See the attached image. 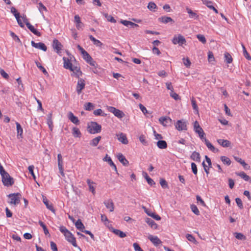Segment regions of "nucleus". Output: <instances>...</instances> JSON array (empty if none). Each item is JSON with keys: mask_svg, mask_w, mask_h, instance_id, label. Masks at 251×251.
I'll return each mask as SVG.
<instances>
[{"mask_svg": "<svg viewBox=\"0 0 251 251\" xmlns=\"http://www.w3.org/2000/svg\"><path fill=\"white\" fill-rule=\"evenodd\" d=\"M88 131L91 134L100 133L101 130V125L95 122H92L88 126Z\"/></svg>", "mask_w": 251, "mask_h": 251, "instance_id": "nucleus-1", "label": "nucleus"}, {"mask_svg": "<svg viewBox=\"0 0 251 251\" xmlns=\"http://www.w3.org/2000/svg\"><path fill=\"white\" fill-rule=\"evenodd\" d=\"M8 197L10 199V201L9 202L10 204L16 205L20 203L22 196L20 193H17L10 194Z\"/></svg>", "mask_w": 251, "mask_h": 251, "instance_id": "nucleus-2", "label": "nucleus"}, {"mask_svg": "<svg viewBox=\"0 0 251 251\" xmlns=\"http://www.w3.org/2000/svg\"><path fill=\"white\" fill-rule=\"evenodd\" d=\"M194 130L199 134L201 140H203L204 138L205 133L202 128L200 126L198 121H196L194 123Z\"/></svg>", "mask_w": 251, "mask_h": 251, "instance_id": "nucleus-3", "label": "nucleus"}, {"mask_svg": "<svg viewBox=\"0 0 251 251\" xmlns=\"http://www.w3.org/2000/svg\"><path fill=\"white\" fill-rule=\"evenodd\" d=\"M73 59L75 60V58L73 56H70V58L64 57L63 58V60L64 61L63 67L66 69L73 70L72 68L74 66H73L72 63L71 62L73 61Z\"/></svg>", "mask_w": 251, "mask_h": 251, "instance_id": "nucleus-4", "label": "nucleus"}, {"mask_svg": "<svg viewBox=\"0 0 251 251\" xmlns=\"http://www.w3.org/2000/svg\"><path fill=\"white\" fill-rule=\"evenodd\" d=\"M1 177L2 181L5 186H11L14 184L13 178L10 176L8 173H6L5 175L2 176Z\"/></svg>", "mask_w": 251, "mask_h": 251, "instance_id": "nucleus-5", "label": "nucleus"}, {"mask_svg": "<svg viewBox=\"0 0 251 251\" xmlns=\"http://www.w3.org/2000/svg\"><path fill=\"white\" fill-rule=\"evenodd\" d=\"M172 41L174 45L178 44L180 46H182L186 43L185 38L181 34H178L177 36H175Z\"/></svg>", "mask_w": 251, "mask_h": 251, "instance_id": "nucleus-6", "label": "nucleus"}, {"mask_svg": "<svg viewBox=\"0 0 251 251\" xmlns=\"http://www.w3.org/2000/svg\"><path fill=\"white\" fill-rule=\"evenodd\" d=\"M108 109L109 112L113 113V114L118 118H122L125 116V114L123 111L114 107L109 106Z\"/></svg>", "mask_w": 251, "mask_h": 251, "instance_id": "nucleus-7", "label": "nucleus"}, {"mask_svg": "<svg viewBox=\"0 0 251 251\" xmlns=\"http://www.w3.org/2000/svg\"><path fill=\"white\" fill-rule=\"evenodd\" d=\"M175 126L178 131L187 130V123L183 120H178L175 124Z\"/></svg>", "mask_w": 251, "mask_h": 251, "instance_id": "nucleus-8", "label": "nucleus"}, {"mask_svg": "<svg viewBox=\"0 0 251 251\" xmlns=\"http://www.w3.org/2000/svg\"><path fill=\"white\" fill-rule=\"evenodd\" d=\"M66 240L72 244V245L75 247H77V244L76 243L75 238L74 237V235L69 231L66 235L65 236Z\"/></svg>", "mask_w": 251, "mask_h": 251, "instance_id": "nucleus-9", "label": "nucleus"}, {"mask_svg": "<svg viewBox=\"0 0 251 251\" xmlns=\"http://www.w3.org/2000/svg\"><path fill=\"white\" fill-rule=\"evenodd\" d=\"M159 121L164 126H170L172 123V120L169 117H161Z\"/></svg>", "mask_w": 251, "mask_h": 251, "instance_id": "nucleus-10", "label": "nucleus"}, {"mask_svg": "<svg viewBox=\"0 0 251 251\" xmlns=\"http://www.w3.org/2000/svg\"><path fill=\"white\" fill-rule=\"evenodd\" d=\"M142 208L144 209L145 212L149 216L152 217L156 220H160L161 219V217L158 215L154 213L151 212V210L148 209L145 206H142Z\"/></svg>", "mask_w": 251, "mask_h": 251, "instance_id": "nucleus-11", "label": "nucleus"}, {"mask_svg": "<svg viewBox=\"0 0 251 251\" xmlns=\"http://www.w3.org/2000/svg\"><path fill=\"white\" fill-rule=\"evenodd\" d=\"M85 80L82 78H78L76 86V92L78 94L81 93L82 89L85 87Z\"/></svg>", "mask_w": 251, "mask_h": 251, "instance_id": "nucleus-12", "label": "nucleus"}, {"mask_svg": "<svg viewBox=\"0 0 251 251\" xmlns=\"http://www.w3.org/2000/svg\"><path fill=\"white\" fill-rule=\"evenodd\" d=\"M148 238L155 246L157 247L158 245L162 244V241L156 236L149 235Z\"/></svg>", "mask_w": 251, "mask_h": 251, "instance_id": "nucleus-13", "label": "nucleus"}, {"mask_svg": "<svg viewBox=\"0 0 251 251\" xmlns=\"http://www.w3.org/2000/svg\"><path fill=\"white\" fill-rule=\"evenodd\" d=\"M57 160H58V166L59 172L62 176H64V173L63 172V159H62V155L60 153H59L57 155Z\"/></svg>", "mask_w": 251, "mask_h": 251, "instance_id": "nucleus-14", "label": "nucleus"}, {"mask_svg": "<svg viewBox=\"0 0 251 251\" xmlns=\"http://www.w3.org/2000/svg\"><path fill=\"white\" fill-rule=\"evenodd\" d=\"M31 44L32 47H33L35 48H37V49H39L40 50H42L44 51H46L47 50V47L46 46L45 44H44L43 43L39 42V43H36L34 41H32L31 42Z\"/></svg>", "mask_w": 251, "mask_h": 251, "instance_id": "nucleus-15", "label": "nucleus"}, {"mask_svg": "<svg viewBox=\"0 0 251 251\" xmlns=\"http://www.w3.org/2000/svg\"><path fill=\"white\" fill-rule=\"evenodd\" d=\"M68 118L73 124L78 125L79 121L78 118L75 116L72 112H69L68 114Z\"/></svg>", "mask_w": 251, "mask_h": 251, "instance_id": "nucleus-16", "label": "nucleus"}, {"mask_svg": "<svg viewBox=\"0 0 251 251\" xmlns=\"http://www.w3.org/2000/svg\"><path fill=\"white\" fill-rule=\"evenodd\" d=\"M104 204L107 209H109L110 212H113L114 209V203L111 199H108L104 201Z\"/></svg>", "mask_w": 251, "mask_h": 251, "instance_id": "nucleus-17", "label": "nucleus"}, {"mask_svg": "<svg viewBox=\"0 0 251 251\" xmlns=\"http://www.w3.org/2000/svg\"><path fill=\"white\" fill-rule=\"evenodd\" d=\"M52 47L54 50L56 51V52L59 53L61 50L62 46L57 39H54L53 41Z\"/></svg>", "mask_w": 251, "mask_h": 251, "instance_id": "nucleus-18", "label": "nucleus"}, {"mask_svg": "<svg viewBox=\"0 0 251 251\" xmlns=\"http://www.w3.org/2000/svg\"><path fill=\"white\" fill-rule=\"evenodd\" d=\"M202 141H204L205 142V145H206L208 149H209L211 151H212L213 152H217L219 151V150L217 149H216L212 145V144L205 138H204Z\"/></svg>", "mask_w": 251, "mask_h": 251, "instance_id": "nucleus-19", "label": "nucleus"}, {"mask_svg": "<svg viewBox=\"0 0 251 251\" xmlns=\"http://www.w3.org/2000/svg\"><path fill=\"white\" fill-rule=\"evenodd\" d=\"M118 139L123 144L126 145L128 144V140L126 138V135L123 133H121L119 134H117Z\"/></svg>", "mask_w": 251, "mask_h": 251, "instance_id": "nucleus-20", "label": "nucleus"}, {"mask_svg": "<svg viewBox=\"0 0 251 251\" xmlns=\"http://www.w3.org/2000/svg\"><path fill=\"white\" fill-rule=\"evenodd\" d=\"M121 23L123 24L124 25L129 27L131 28H134L135 27H137L139 26L138 25L133 23L130 21H126V20H122Z\"/></svg>", "mask_w": 251, "mask_h": 251, "instance_id": "nucleus-21", "label": "nucleus"}, {"mask_svg": "<svg viewBox=\"0 0 251 251\" xmlns=\"http://www.w3.org/2000/svg\"><path fill=\"white\" fill-rule=\"evenodd\" d=\"M117 157L119 161L123 164L124 166H127L129 164L128 161L126 158V157L121 153H119L117 155Z\"/></svg>", "mask_w": 251, "mask_h": 251, "instance_id": "nucleus-22", "label": "nucleus"}, {"mask_svg": "<svg viewBox=\"0 0 251 251\" xmlns=\"http://www.w3.org/2000/svg\"><path fill=\"white\" fill-rule=\"evenodd\" d=\"M217 142L224 148L229 147L231 146V142L227 140L219 139L217 140Z\"/></svg>", "mask_w": 251, "mask_h": 251, "instance_id": "nucleus-23", "label": "nucleus"}, {"mask_svg": "<svg viewBox=\"0 0 251 251\" xmlns=\"http://www.w3.org/2000/svg\"><path fill=\"white\" fill-rule=\"evenodd\" d=\"M74 22L76 23V27L78 29L81 28L84 26L83 24L81 22L80 18L78 15L75 16Z\"/></svg>", "mask_w": 251, "mask_h": 251, "instance_id": "nucleus-24", "label": "nucleus"}, {"mask_svg": "<svg viewBox=\"0 0 251 251\" xmlns=\"http://www.w3.org/2000/svg\"><path fill=\"white\" fill-rule=\"evenodd\" d=\"M73 70H70L71 71L73 72V74L75 76V77L80 78V76H81L82 75V72L80 71V68L77 66H74L72 68Z\"/></svg>", "mask_w": 251, "mask_h": 251, "instance_id": "nucleus-25", "label": "nucleus"}, {"mask_svg": "<svg viewBox=\"0 0 251 251\" xmlns=\"http://www.w3.org/2000/svg\"><path fill=\"white\" fill-rule=\"evenodd\" d=\"M43 202L46 205L48 209H49L50 210L53 212V213L55 212V209H54L52 205L51 204H49L48 200L44 196H43Z\"/></svg>", "mask_w": 251, "mask_h": 251, "instance_id": "nucleus-26", "label": "nucleus"}, {"mask_svg": "<svg viewBox=\"0 0 251 251\" xmlns=\"http://www.w3.org/2000/svg\"><path fill=\"white\" fill-rule=\"evenodd\" d=\"M203 3L206 5L209 9L213 10L216 13H218L217 9H216L213 5V2L208 0H202Z\"/></svg>", "mask_w": 251, "mask_h": 251, "instance_id": "nucleus-27", "label": "nucleus"}, {"mask_svg": "<svg viewBox=\"0 0 251 251\" xmlns=\"http://www.w3.org/2000/svg\"><path fill=\"white\" fill-rule=\"evenodd\" d=\"M145 222L153 229H156L157 228L158 226L156 223L154 222L152 219L149 218L145 219Z\"/></svg>", "mask_w": 251, "mask_h": 251, "instance_id": "nucleus-28", "label": "nucleus"}, {"mask_svg": "<svg viewBox=\"0 0 251 251\" xmlns=\"http://www.w3.org/2000/svg\"><path fill=\"white\" fill-rule=\"evenodd\" d=\"M26 26L30 30V31L32 32L35 35L38 36H41V34L40 32L38 31L36 29H35L34 27L30 23H27Z\"/></svg>", "mask_w": 251, "mask_h": 251, "instance_id": "nucleus-29", "label": "nucleus"}, {"mask_svg": "<svg viewBox=\"0 0 251 251\" xmlns=\"http://www.w3.org/2000/svg\"><path fill=\"white\" fill-rule=\"evenodd\" d=\"M104 161L107 162L108 164L114 169L116 172H117L116 166L113 162L112 159L110 157H108L107 155L103 159Z\"/></svg>", "mask_w": 251, "mask_h": 251, "instance_id": "nucleus-30", "label": "nucleus"}, {"mask_svg": "<svg viewBox=\"0 0 251 251\" xmlns=\"http://www.w3.org/2000/svg\"><path fill=\"white\" fill-rule=\"evenodd\" d=\"M190 158L193 160L197 162H200L201 161V156L200 153L195 151L192 153Z\"/></svg>", "mask_w": 251, "mask_h": 251, "instance_id": "nucleus-31", "label": "nucleus"}, {"mask_svg": "<svg viewBox=\"0 0 251 251\" xmlns=\"http://www.w3.org/2000/svg\"><path fill=\"white\" fill-rule=\"evenodd\" d=\"M47 124L49 126V127L50 130H52L53 128V122L52 121V113H50L47 115Z\"/></svg>", "mask_w": 251, "mask_h": 251, "instance_id": "nucleus-32", "label": "nucleus"}, {"mask_svg": "<svg viewBox=\"0 0 251 251\" xmlns=\"http://www.w3.org/2000/svg\"><path fill=\"white\" fill-rule=\"evenodd\" d=\"M157 146L160 149H165L167 147V142L164 140H159L156 143Z\"/></svg>", "mask_w": 251, "mask_h": 251, "instance_id": "nucleus-33", "label": "nucleus"}, {"mask_svg": "<svg viewBox=\"0 0 251 251\" xmlns=\"http://www.w3.org/2000/svg\"><path fill=\"white\" fill-rule=\"evenodd\" d=\"M87 183L89 186V190L92 192V193L93 194H95V188L94 186V184H95V183L91 181L90 179H87Z\"/></svg>", "mask_w": 251, "mask_h": 251, "instance_id": "nucleus-34", "label": "nucleus"}, {"mask_svg": "<svg viewBox=\"0 0 251 251\" xmlns=\"http://www.w3.org/2000/svg\"><path fill=\"white\" fill-rule=\"evenodd\" d=\"M75 226L76 228L80 231H83V229L85 228L84 225L80 219H78L75 223Z\"/></svg>", "mask_w": 251, "mask_h": 251, "instance_id": "nucleus-35", "label": "nucleus"}, {"mask_svg": "<svg viewBox=\"0 0 251 251\" xmlns=\"http://www.w3.org/2000/svg\"><path fill=\"white\" fill-rule=\"evenodd\" d=\"M224 59L225 62L228 64L232 63L233 61L231 55L227 52H226L224 53Z\"/></svg>", "mask_w": 251, "mask_h": 251, "instance_id": "nucleus-36", "label": "nucleus"}, {"mask_svg": "<svg viewBox=\"0 0 251 251\" xmlns=\"http://www.w3.org/2000/svg\"><path fill=\"white\" fill-rule=\"evenodd\" d=\"M72 134L75 137H80L81 133L77 127H74L72 129Z\"/></svg>", "mask_w": 251, "mask_h": 251, "instance_id": "nucleus-37", "label": "nucleus"}, {"mask_svg": "<svg viewBox=\"0 0 251 251\" xmlns=\"http://www.w3.org/2000/svg\"><path fill=\"white\" fill-rule=\"evenodd\" d=\"M100 139H101V136H98V137L93 139L90 141V145L91 146L96 147L98 145Z\"/></svg>", "mask_w": 251, "mask_h": 251, "instance_id": "nucleus-38", "label": "nucleus"}, {"mask_svg": "<svg viewBox=\"0 0 251 251\" xmlns=\"http://www.w3.org/2000/svg\"><path fill=\"white\" fill-rule=\"evenodd\" d=\"M112 232L121 238H124L126 236V234L125 232L119 229H113Z\"/></svg>", "mask_w": 251, "mask_h": 251, "instance_id": "nucleus-39", "label": "nucleus"}, {"mask_svg": "<svg viewBox=\"0 0 251 251\" xmlns=\"http://www.w3.org/2000/svg\"><path fill=\"white\" fill-rule=\"evenodd\" d=\"M143 176L145 177V178H146V179L147 180L149 184H150L151 186L155 184V182H154V181L148 176V174L147 173L144 172Z\"/></svg>", "mask_w": 251, "mask_h": 251, "instance_id": "nucleus-40", "label": "nucleus"}, {"mask_svg": "<svg viewBox=\"0 0 251 251\" xmlns=\"http://www.w3.org/2000/svg\"><path fill=\"white\" fill-rule=\"evenodd\" d=\"M159 20L163 23H168L170 22H173V20L171 18L169 17L166 16H162L159 18Z\"/></svg>", "mask_w": 251, "mask_h": 251, "instance_id": "nucleus-41", "label": "nucleus"}, {"mask_svg": "<svg viewBox=\"0 0 251 251\" xmlns=\"http://www.w3.org/2000/svg\"><path fill=\"white\" fill-rule=\"evenodd\" d=\"M186 10L188 12V13L189 14V17L191 18H198L199 16L195 12H193L191 9L190 8L187 7Z\"/></svg>", "mask_w": 251, "mask_h": 251, "instance_id": "nucleus-42", "label": "nucleus"}, {"mask_svg": "<svg viewBox=\"0 0 251 251\" xmlns=\"http://www.w3.org/2000/svg\"><path fill=\"white\" fill-rule=\"evenodd\" d=\"M236 175L238 176H240L242 178L244 179L245 181H248L250 179V177L246 175L244 172H241L240 173H236Z\"/></svg>", "mask_w": 251, "mask_h": 251, "instance_id": "nucleus-43", "label": "nucleus"}, {"mask_svg": "<svg viewBox=\"0 0 251 251\" xmlns=\"http://www.w3.org/2000/svg\"><path fill=\"white\" fill-rule=\"evenodd\" d=\"M16 125L18 136H20V137H22L23 134V128L19 123L16 122Z\"/></svg>", "mask_w": 251, "mask_h": 251, "instance_id": "nucleus-44", "label": "nucleus"}, {"mask_svg": "<svg viewBox=\"0 0 251 251\" xmlns=\"http://www.w3.org/2000/svg\"><path fill=\"white\" fill-rule=\"evenodd\" d=\"M221 161L224 163L225 164H226L227 165L229 166L231 164V161L229 159V158L226 156H222L221 157Z\"/></svg>", "mask_w": 251, "mask_h": 251, "instance_id": "nucleus-45", "label": "nucleus"}, {"mask_svg": "<svg viewBox=\"0 0 251 251\" xmlns=\"http://www.w3.org/2000/svg\"><path fill=\"white\" fill-rule=\"evenodd\" d=\"M242 47L243 50V54L244 56L249 60H251V56L248 53L245 46L243 44H242Z\"/></svg>", "mask_w": 251, "mask_h": 251, "instance_id": "nucleus-46", "label": "nucleus"}, {"mask_svg": "<svg viewBox=\"0 0 251 251\" xmlns=\"http://www.w3.org/2000/svg\"><path fill=\"white\" fill-rule=\"evenodd\" d=\"M186 237L187 239L190 242H193L195 244H197V242L195 239V238L191 234H187L186 235Z\"/></svg>", "mask_w": 251, "mask_h": 251, "instance_id": "nucleus-47", "label": "nucleus"}, {"mask_svg": "<svg viewBox=\"0 0 251 251\" xmlns=\"http://www.w3.org/2000/svg\"><path fill=\"white\" fill-rule=\"evenodd\" d=\"M35 63H36V65L37 66V67L41 70L42 71V72L45 74V75H47L48 74V72L47 71H46V70L45 69V68L44 67H43L41 64L40 63L38 62V61H35Z\"/></svg>", "mask_w": 251, "mask_h": 251, "instance_id": "nucleus-48", "label": "nucleus"}, {"mask_svg": "<svg viewBox=\"0 0 251 251\" xmlns=\"http://www.w3.org/2000/svg\"><path fill=\"white\" fill-rule=\"evenodd\" d=\"M39 224L40 225V226L43 228V230H44V233L46 234V235H47V234H49V230L48 229H47V226H46L44 224V223L42 222L41 221H39Z\"/></svg>", "mask_w": 251, "mask_h": 251, "instance_id": "nucleus-49", "label": "nucleus"}, {"mask_svg": "<svg viewBox=\"0 0 251 251\" xmlns=\"http://www.w3.org/2000/svg\"><path fill=\"white\" fill-rule=\"evenodd\" d=\"M235 237L237 239L241 240H245L246 239V237L241 233H235Z\"/></svg>", "mask_w": 251, "mask_h": 251, "instance_id": "nucleus-50", "label": "nucleus"}, {"mask_svg": "<svg viewBox=\"0 0 251 251\" xmlns=\"http://www.w3.org/2000/svg\"><path fill=\"white\" fill-rule=\"evenodd\" d=\"M85 109L86 110L90 111L94 108V104L91 102L86 103L84 105Z\"/></svg>", "mask_w": 251, "mask_h": 251, "instance_id": "nucleus-51", "label": "nucleus"}, {"mask_svg": "<svg viewBox=\"0 0 251 251\" xmlns=\"http://www.w3.org/2000/svg\"><path fill=\"white\" fill-rule=\"evenodd\" d=\"M148 8L151 11H155V9L157 8L156 5L153 2H150L149 3Z\"/></svg>", "mask_w": 251, "mask_h": 251, "instance_id": "nucleus-52", "label": "nucleus"}, {"mask_svg": "<svg viewBox=\"0 0 251 251\" xmlns=\"http://www.w3.org/2000/svg\"><path fill=\"white\" fill-rule=\"evenodd\" d=\"M83 59L86 61L88 62L89 59H91V56L89 54V53L86 51H83V53H82Z\"/></svg>", "mask_w": 251, "mask_h": 251, "instance_id": "nucleus-53", "label": "nucleus"}, {"mask_svg": "<svg viewBox=\"0 0 251 251\" xmlns=\"http://www.w3.org/2000/svg\"><path fill=\"white\" fill-rule=\"evenodd\" d=\"M94 114L96 116H105V114L103 113L102 110L101 109H98L94 111Z\"/></svg>", "mask_w": 251, "mask_h": 251, "instance_id": "nucleus-54", "label": "nucleus"}, {"mask_svg": "<svg viewBox=\"0 0 251 251\" xmlns=\"http://www.w3.org/2000/svg\"><path fill=\"white\" fill-rule=\"evenodd\" d=\"M191 210L193 211V212L196 215H200V211L196 205H195L194 204L192 205L191 206Z\"/></svg>", "mask_w": 251, "mask_h": 251, "instance_id": "nucleus-55", "label": "nucleus"}, {"mask_svg": "<svg viewBox=\"0 0 251 251\" xmlns=\"http://www.w3.org/2000/svg\"><path fill=\"white\" fill-rule=\"evenodd\" d=\"M104 16L108 21L113 23L116 22V20H115L114 18L111 15H109L108 14H105Z\"/></svg>", "mask_w": 251, "mask_h": 251, "instance_id": "nucleus-56", "label": "nucleus"}, {"mask_svg": "<svg viewBox=\"0 0 251 251\" xmlns=\"http://www.w3.org/2000/svg\"><path fill=\"white\" fill-rule=\"evenodd\" d=\"M59 230L64 234V236L66 235V234L70 231L66 228V227L63 226L59 227Z\"/></svg>", "mask_w": 251, "mask_h": 251, "instance_id": "nucleus-57", "label": "nucleus"}, {"mask_svg": "<svg viewBox=\"0 0 251 251\" xmlns=\"http://www.w3.org/2000/svg\"><path fill=\"white\" fill-rule=\"evenodd\" d=\"M139 140L144 145L147 146L148 145V142L146 139V137L144 135H141L139 137Z\"/></svg>", "mask_w": 251, "mask_h": 251, "instance_id": "nucleus-58", "label": "nucleus"}, {"mask_svg": "<svg viewBox=\"0 0 251 251\" xmlns=\"http://www.w3.org/2000/svg\"><path fill=\"white\" fill-rule=\"evenodd\" d=\"M160 184L163 188H167L168 187L167 181L163 178L160 179Z\"/></svg>", "mask_w": 251, "mask_h": 251, "instance_id": "nucleus-59", "label": "nucleus"}, {"mask_svg": "<svg viewBox=\"0 0 251 251\" xmlns=\"http://www.w3.org/2000/svg\"><path fill=\"white\" fill-rule=\"evenodd\" d=\"M197 38L199 39L200 41H201L202 43L205 44L206 42V39L205 37L201 34H198L197 35Z\"/></svg>", "mask_w": 251, "mask_h": 251, "instance_id": "nucleus-60", "label": "nucleus"}, {"mask_svg": "<svg viewBox=\"0 0 251 251\" xmlns=\"http://www.w3.org/2000/svg\"><path fill=\"white\" fill-rule=\"evenodd\" d=\"M235 201H236L237 205L240 209H242L243 208L242 201L240 198H236Z\"/></svg>", "mask_w": 251, "mask_h": 251, "instance_id": "nucleus-61", "label": "nucleus"}, {"mask_svg": "<svg viewBox=\"0 0 251 251\" xmlns=\"http://www.w3.org/2000/svg\"><path fill=\"white\" fill-rule=\"evenodd\" d=\"M191 168H192V170L193 173L195 175H196L197 174V173H198V170H197V165H196V164L195 163L192 162L191 163Z\"/></svg>", "mask_w": 251, "mask_h": 251, "instance_id": "nucleus-62", "label": "nucleus"}, {"mask_svg": "<svg viewBox=\"0 0 251 251\" xmlns=\"http://www.w3.org/2000/svg\"><path fill=\"white\" fill-rule=\"evenodd\" d=\"M183 63H184V65L187 68H189L191 65V62H190L189 58H187L186 59H185L184 58H183Z\"/></svg>", "mask_w": 251, "mask_h": 251, "instance_id": "nucleus-63", "label": "nucleus"}, {"mask_svg": "<svg viewBox=\"0 0 251 251\" xmlns=\"http://www.w3.org/2000/svg\"><path fill=\"white\" fill-rule=\"evenodd\" d=\"M133 246L135 251H144L137 243H133Z\"/></svg>", "mask_w": 251, "mask_h": 251, "instance_id": "nucleus-64", "label": "nucleus"}]
</instances>
